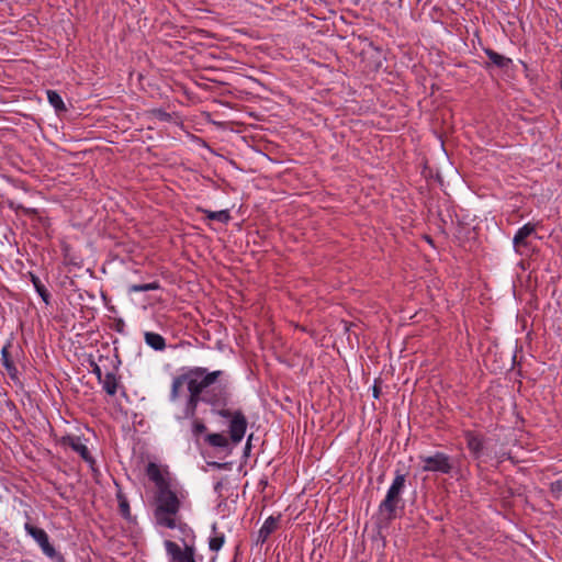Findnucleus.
<instances>
[{"instance_id":"nucleus-1","label":"nucleus","mask_w":562,"mask_h":562,"mask_svg":"<svg viewBox=\"0 0 562 562\" xmlns=\"http://www.w3.org/2000/svg\"><path fill=\"white\" fill-rule=\"evenodd\" d=\"M224 375L221 370L207 371L199 381H189V395L187 397L183 417L195 418L199 403L211 406V412L228 419V437L221 432L206 434L204 442L210 447L227 449L229 443L237 446L241 442L247 430V418L241 409L231 411L227 407L231 401L228 382L220 379Z\"/></svg>"},{"instance_id":"nucleus-2","label":"nucleus","mask_w":562,"mask_h":562,"mask_svg":"<svg viewBox=\"0 0 562 562\" xmlns=\"http://www.w3.org/2000/svg\"><path fill=\"white\" fill-rule=\"evenodd\" d=\"M406 474L396 471L395 477L389 487L384 499L380 503L378 509V526L389 527L391 522L398 517V509L403 510V492L405 490Z\"/></svg>"},{"instance_id":"nucleus-3","label":"nucleus","mask_w":562,"mask_h":562,"mask_svg":"<svg viewBox=\"0 0 562 562\" xmlns=\"http://www.w3.org/2000/svg\"><path fill=\"white\" fill-rule=\"evenodd\" d=\"M157 506L154 510V517L157 525L169 529L176 528V518L179 514L181 502L177 494L167 486L158 490L156 495Z\"/></svg>"},{"instance_id":"nucleus-4","label":"nucleus","mask_w":562,"mask_h":562,"mask_svg":"<svg viewBox=\"0 0 562 562\" xmlns=\"http://www.w3.org/2000/svg\"><path fill=\"white\" fill-rule=\"evenodd\" d=\"M419 460L423 463L422 471L424 472L450 474L453 470L451 458L441 451H436L430 456H419Z\"/></svg>"},{"instance_id":"nucleus-5","label":"nucleus","mask_w":562,"mask_h":562,"mask_svg":"<svg viewBox=\"0 0 562 562\" xmlns=\"http://www.w3.org/2000/svg\"><path fill=\"white\" fill-rule=\"evenodd\" d=\"M25 530L27 533L40 544L42 551L52 560L63 562L64 558L56 551L53 544H50L47 532L38 527L31 524H25Z\"/></svg>"},{"instance_id":"nucleus-6","label":"nucleus","mask_w":562,"mask_h":562,"mask_svg":"<svg viewBox=\"0 0 562 562\" xmlns=\"http://www.w3.org/2000/svg\"><path fill=\"white\" fill-rule=\"evenodd\" d=\"M180 540L183 543V548H180L179 544L171 540L165 541V549L170 557V562H189L195 557L196 550L194 543L186 542L184 538H180Z\"/></svg>"},{"instance_id":"nucleus-7","label":"nucleus","mask_w":562,"mask_h":562,"mask_svg":"<svg viewBox=\"0 0 562 562\" xmlns=\"http://www.w3.org/2000/svg\"><path fill=\"white\" fill-rule=\"evenodd\" d=\"M207 369L203 367H194L189 369L187 372L177 375L172 379L171 390H170V401L176 402L180 396V390L184 383L189 386L190 380L199 381L205 373H207Z\"/></svg>"},{"instance_id":"nucleus-8","label":"nucleus","mask_w":562,"mask_h":562,"mask_svg":"<svg viewBox=\"0 0 562 562\" xmlns=\"http://www.w3.org/2000/svg\"><path fill=\"white\" fill-rule=\"evenodd\" d=\"M539 223H527L522 227H520L513 239L515 251L522 256L527 252L530 247V241L528 238L536 234V229Z\"/></svg>"},{"instance_id":"nucleus-9","label":"nucleus","mask_w":562,"mask_h":562,"mask_svg":"<svg viewBox=\"0 0 562 562\" xmlns=\"http://www.w3.org/2000/svg\"><path fill=\"white\" fill-rule=\"evenodd\" d=\"M59 445L64 447H70L77 452L90 467L95 463L94 458L91 456L88 447L82 443L81 438L74 435H66L59 439Z\"/></svg>"},{"instance_id":"nucleus-10","label":"nucleus","mask_w":562,"mask_h":562,"mask_svg":"<svg viewBox=\"0 0 562 562\" xmlns=\"http://www.w3.org/2000/svg\"><path fill=\"white\" fill-rule=\"evenodd\" d=\"M120 363L121 361L117 357L115 360H111L112 371L106 372L102 376V382H100L104 392L110 396L115 395L120 386V376L116 374Z\"/></svg>"},{"instance_id":"nucleus-11","label":"nucleus","mask_w":562,"mask_h":562,"mask_svg":"<svg viewBox=\"0 0 562 562\" xmlns=\"http://www.w3.org/2000/svg\"><path fill=\"white\" fill-rule=\"evenodd\" d=\"M463 437L467 442V447L474 459H480L484 450V437L473 430H464Z\"/></svg>"},{"instance_id":"nucleus-12","label":"nucleus","mask_w":562,"mask_h":562,"mask_svg":"<svg viewBox=\"0 0 562 562\" xmlns=\"http://www.w3.org/2000/svg\"><path fill=\"white\" fill-rule=\"evenodd\" d=\"M484 53L486 54V56L490 59V61L485 64V68H488L491 65H493L499 69L506 70L513 64V60L509 57H506V56L493 50L492 48H484Z\"/></svg>"},{"instance_id":"nucleus-13","label":"nucleus","mask_w":562,"mask_h":562,"mask_svg":"<svg viewBox=\"0 0 562 562\" xmlns=\"http://www.w3.org/2000/svg\"><path fill=\"white\" fill-rule=\"evenodd\" d=\"M146 474L149 477L150 481L155 483L157 486V490L165 488L169 485V482L164 477L159 467L154 463L149 462L146 467Z\"/></svg>"},{"instance_id":"nucleus-14","label":"nucleus","mask_w":562,"mask_h":562,"mask_svg":"<svg viewBox=\"0 0 562 562\" xmlns=\"http://www.w3.org/2000/svg\"><path fill=\"white\" fill-rule=\"evenodd\" d=\"M279 518L280 516L278 517H274V516H269L263 525L261 526V528L259 529V532H258V542H266L267 539L269 538V536L276 531L277 527H278V521H279Z\"/></svg>"},{"instance_id":"nucleus-15","label":"nucleus","mask_w":562,"mask_h":562,"mask_svg":"<svg viewBox=\"0 0 562 562\" xmlns=\"http://www.w3.org/2000/svg\"><path fill=\"white\" fill-rule=\"evenodd\" d=\"M196 211L199 213H203L206 215V217L209 220H212V221H218L223 224H227L232 216H231V213L228 210H222V211H210V210H206V209H203L201 206L196 207Z\"/></svg>"},{"instance_id":"nucleus-16","label":"nucleus","mask_w":562,"mask_h":562,"mask_svg":"<svg viewBox=\"0 0 562 562\" xmlns=\"http://www.w3.org/2000/svg\"><path fill=\"white\" fill-rule=\"evenodd\" d=\"M144 338L145 342L156 351H162L166 348V340L160 334L146 331Z\"/></svg>"},{"instance_id":"nucleus-17","label":"nucleus","mask_w":562,"mask_h":562,"mask_svg":"<svg viewBox=\"0 0 562 562\" xmlns=\"http://www.w3.org/2000/svg\"><path fill=\"white\" fill-rule=\"evenodd\" d=\"M30 279H31V282L33 283L36 292L42 297L43 302L46 305H49L50 304V294H49L48 290L46 289V286L41 282L40 278L32 272H30Z\"/></svg>"},{"instance_id":"nucleus-18","label":"nucleus","mask_w":562,"mask_h":562,"mask_svg":"<svg viewBox=\"0 0 562 562\" xmlns=\"http://www.w3.org/2000/svg\"><path fill=\"white\" fill-rule=\"evenodd\" d=\"M47 100L49 104L55 109L56 112H66L67 106L65 105L61 95L55 90H47Z\"/></svg>"},{"instance_id":"nucleus-19","label":"nucleus","mask_w":562,"mask_h":562,"mask_svg":"<svg viewBox=\"0 0 562 562\" xmlns=\"http://www.w3.org/2000/svg\"><path fill=\"white\" fill-rule=\"evenodd\" d=\"M116 498L119 502V510H120L121 516L124 519L131 521L132 515H131V509H130V503H128L126 496L123 494L121 488L116 493Z\"/></svg>"},{"instance_id":"nucleus-20","label":"nucleus","mask_w":562,"mask_h":562,"mask_svg":"<svg viewBox=\"0 0 562 562\" xmlns=\"http://www.w3.org/2000/svg\"><path fill=\"white\" fill-rule=\"evenodd\" d=\"M190 419L192 420L191 432H192V436H193L195 442L198 443L201 435H204L206 432L207 428L202 419H200L198 417L190 418Z\"/></svg>"},{"instance_id":"nucleus-21","label":"nucleus","mask_w":562,"mask_h":562,"mask_svg":"<svg viewBox=\"0 0 562 562\" xmlns=\"http://www.w3.org/2000/svg\"><path fill=\"white\" fill-rule=\"evenodd\" d=\"M216 529H217L216 528V524H214L212 526V530L215 533V536L210 538V540H209V548H210V550L211 551H215V552L218 551L223 547V544L225 542L224 533H216Z\"/></svg>"},{"instance_id":"nucleus-22","label":"nucleus","mask_w":562,"mask_h":562,"mask_svg":"<svg viewBox=\"0 0 562 562\" xmlns=\"http://www.w3.org/2000/svg\"><path fill=\"white\" fill-rule=\"evenodd\" d=\"M176 528L180 531L181 538H184L186 540L190 538L192 541L191 543H194L195 535L192 528L183 521H178V518H176Z\"/></svg>"},{"instance_id":"nucleus-23","label":"nucleus","mask_w":562,"mask_h":562,"mask_svg":"<svg viewBox=\"0 0 562 562\" xmlns=\"http://www.w3.org/2000/svg\"><path fill=\"white\" fill-rule=\"evenodd\" d=\"M160 289L158 281L144 284H133L130 286V292H147Z\"/></svg>"},{"instance_id":"nucleus-24","label":"nucleus","mask_w":562,"mask_h":562,"mask_svg":"<svg viewBox=\"0 0 562 562\" xmlns=\"http://www.w3.org/2000/svg\"><path fill=\"white\" fill-rule=\"evenodd\" d=\"M550 493L555 499L562 497V476L550 484Z\"/></svg>"},{"instance_id":"nucleus-25","label":"nucleus","mask_w":562,"mask_h":562,"mask_svg":"<svg viewBox=\"0 0 562 562\" xmlns=\"http://www.w3.org/2000/svg\"><path fill=\"white\" fill-rule=\"evenodd\" d=\"M9 347H10V345L4 346L1 350V361H2V364L4 368L9 367V364L14 363L9 353V350H8Z\"/></svg>"},{"instance_id":"nucleus-26","label":"nucleus","mask_w":562,"mask_h":562,"mask_svg":"<svg viewBox=\"0 0 562 562\" xmlns=\"http://www.w3.org/2000/svg\"><path fill=\"white\" fill-rule=\"evenodd\" d=\"M90 367H91V372L93 374H95L98 382H102L103 373H102L100 366L97 362H94L93 360H91Z\"/></svg>"},{"instance_id":"nucleus-27","label":"nucleus","mask_w":562,"mask_h":562,"mask_svg":"<svg viewBox=\"0 0 562 562\" xmlns=\"http://www.w3.org/2000/svg\"><path fill=\"white\" fill-rule=\"evenodd\" d=\"M381 383H382L381 379H376L374 381V385L372 387V395L374 398H379L381 395Z\"/></svg>"},{"instance_id":"nucleus-28","label":"nucleus","mask_w":562,"mask_h":562,"mask_svg":"<svg viewBox=\"0 0 562 562\" xmlns=\"http://www.w3.org/2000/svg\"><path fill=\"white\" fill-rule=\"evenodd\" d=\"M155 114L157 117H159L162 121H168L170 119V114L164 110H156Z\"/></svg>"},{"instance_id":"nucleus-29","label":"nucleus","mask_w":562,"mask_h":562,"mask_svg":"<svg viewBox=\"0 0 562 562\" xmlns=\"http://www.w3.org/2000/svg\"><path fill=\"white\" fill-rule=\"evenodd\" d=\"M115 330L117 333H124V328H125V323L122 318H119L115 321V326H114Z\"/></svg>"},{"instance_id":"nucleus-30","label":"nucleus","mask_w":562,"mask_h":562,"mask_svg":"<svg viewBox=\"0 0 562 562\" xmlns=\"http://www.w3.org/2000/svg\"><path fill=\"white\" fill-rule=\"evenodd\" d=\"M209 465L217 470L228 469V463H220L216 461L209 462Z\"/></svg>"},{"instance_id":"nucleus-31","label":"nucleus","mask_w":562,"mask_h":562,"mask_svg":"<svg viewBox=\"0 0 562 562\" xmlns=\"http://www.w3.org/2000/svg\"><path fill=\"white\" fill-rule=\"evenodd\" d=\"M5 370L8 371L11 378L15 376V374L18 373V369L14 363L9 364V367H7Z\"/></svg>"},{"instance_id":"nucleus-32","label":"nucleus","mask_w":562,"mask_h":562,"mask_svg":"<svg viewBox=\"0 0 562 562\" xmlns=\"http://www.w3.org/2000/svg\"><path fill=\"white\" fill-rule=\"evenodd\" d=\"M364 41H367V42L369 43V46H370V47H372V48H374V49L379 50V48H378L376 46H374L373 42H372V41H370L368 37H366V38H364Z\"/></svg>"},{"instance_id":"nucleus-33","label":"nucleus","mask_w":562,"mask_h":562,"mask_svg":"<svg viewBox=\"0 0 562 562\" xmlns=\"http://www.w3.org/2000/svg\"><path fill=\"white\" fill-rule=\"evenodd\" d=\"M26 214H37V211L35 209H29L26 210Z\"/></svg>"},{"instance_id":"nucleus-34","label":"nucleus","mask_w":562,"mask_h":562,"mask_svg":"<svg viewBox=\"0 0 562 562\" xmlns=\"http://www.w3.org/2000/svg\"><path fill=\"white\" fill-rule=\"evenodd\" d=\"M252 438V435H249V438H248V441H250V439ZM249 442H247V447L246 448H249Z\"/></svg>"},{"instance_id":"nucleus-35","label":"nucleus","mask_w":562,"mask_h":562,"mask_svg":"<svg viewBox=\"0 0 562 562\" xmlns=\"http://www.w3.org/2000/svg\"><path fill=\"white\" fill-rule=\"evenodd\" d=\"M189 562H196L195 557H193Z\"/></svg>"}]
</instances>
